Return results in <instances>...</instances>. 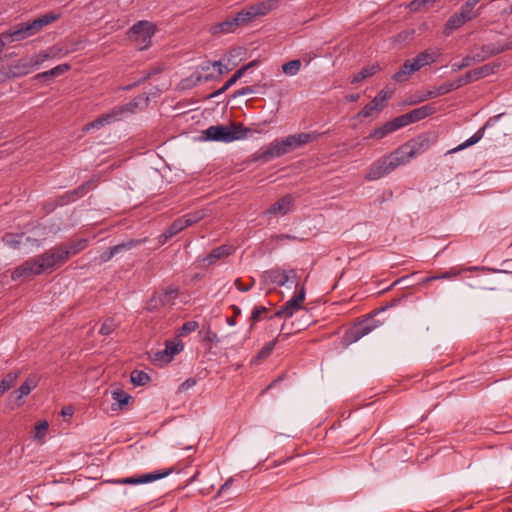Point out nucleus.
I'll return each mask as SVG.
<instances>
[{"mask_svg":"<svg viewBox=\"0 0 512 512\" xmlns=\"http://www.w3.org/2000/svg\"><path fill=\"white\" fill-rule=\"evenodd\" d=\"M257 19L255 12L252 6H247L240 12H238L235 16H233V20L236 27L242 28L245 25L255 21Z\"/></svg>","mask_w":512,"mask_h":512,"instance_id":"obj_22","label":"nucleus"},{"mask_svg":"<svg viewBox=\"0 0 512 512\" xmlns=\"http://www.w3.org/2000/svg\"><path fill=\"white\" fill-rule=\"evenodd\" d=\"M301 68V61L299 59H294L291 61H288L282 65V71L287 76H294L296 75Z\"/></svg>","mask_w":512,"mask_h":512,"instance_id":"obj_42","label":"nucleus"},{"mask_svg":"<svg viewBox=\"0 0 512 512\" xmlns=\"http://www.w3.org/2000/svg\"><path fill=\"white\" fill-rule=\"evenodd\" d=\"M174 471H176V469L174 467H170V468H167V469H163V470H159V471L143 474V475H140V476H132V477H126V478L118 479V480H116L114 482L118 483V484H125V485L145 484V483H149V482H153V481L162 479V478L170 475Z\"/></svg>","mask_w":512,"mask_h":512,"instance_id":"obj_11","label":"nucleus"},{"mask_svg":"<svg viewBox=\"0 0 512 512\" xmlns=\"http://www.w3.org/2000/svg\"><path fill=\"white\" fill-rule=\"evenodd\" d=\"M470 55L472 57V60L474 61V63H480V62H483L487 59H489V56L487 53H485V50L483 48V45L482 46H473L471 49H470Z\"/></svg>","mask_w":512,"mask_h":512,"instance_id":"obj_44","label":"nucleus"},{"mask_svg":"<svg viewBox=\"0 0 512 512\" xmlns=\"http://www.w3.org/2000/svg\"><path fill=\"white\" fill-rule=\"evenodd\" d=\"M460 88V86L457 84V79L453 81L445 82L437 87H434L432 90L427 91L425 95H423L422 98L419 100H414L411 102V104H418L421 102H424L428 99L436 98L438 96L445 95L453 90H456Z\"/></svg>","mask_w":512,"mask_h":512,"instance_id":"obj_15","label":"nucleus"},{"mask_svg":"<svg viewBox=\"0 0 512 512\" xmlns=\"http://www.w3.org/2000/svg\"><path fill=\"white\" fill-rule=\"evenodd\" d=\"M47 272L44 262L40 260V255L26 260L16 267L12 272L11 278L16 281L22 277H31Z\"/></svg>","mask_w":512,"mask_h":512,"instance_id":"obj_6","label":"nucleus"},{"mask_svg":"<svg viewBox=\"0 0 512 512\" xmlns=\"http://www.w3.org/2000/svg\"><path fill=\"white\" fill-rule=\"evenodd\" d=\"M200 335L202 342H210L214 344H218L220 342L218 335L215 332H213L210 328H208L206 332L200 331Z\"/></svg>","mask_w":512,"mask_h":512,"instance_id":"obj_58","label":"nucleus"},{"mask_svg":"<svg viewBox=\"0 0 512 512\" xmlns=\"http://www.w3.org/2000/svg\"><path fill=\"white\" fill-rule=\"evenodd\" d=\"M392 92L388 91L386 89H382L379 91V93L375 96L376 100L379 101V103H382L385 105V102L391 98Z\"/></svg>","mask_w":512,"mask_h":512,"instance_id":"obj_64","label":"nucleus"},{"mask_svg":"<svg viewBox=\"0 0 512 512\" xmlns=\"http://www.w3.org/2000/svg\"><path fill=\"white\" fill-rule=\"evenodd\" d=\"M373 326L369 322H364L350 329L345 334V339L349 342H356L362 337L368 335L372 330Z\"/></svg>","mask_w":512,"mask_h":512,"instance_id":"obj_19","label":"nucleus"},{"mask_svg":"<svg viewBox=\"0 0 512 512\" xmlns=\"http://www.w3.org/2000/svg\"><path fill=\"white\" fill-rule=\"evenodd\" d=\"M266 313H268V308L264 306H255L251 312V316L249 319L251 322L250 329H252L254 327V324L260 321L262 316Z\"/></svg>","mask_w":512,"mask_h":512,"instance_id":"obj_52","label":"nucleus"},{"mask_svg":"<svg viewBox=\"0 0 512 512\" xmlns=\"http://www.w3.org/2000/svg\"><path fill=\"white\" fill-rule=\"evenodd\" d=\"M462 16H464L467 20H472L473 18H475L477 16V11L476 10H472L470 8H466V4H464L462 7H461V10L459 12Z\"/></svg>","mask_w":512,"mask_h":512,"instance_id":"obj_63","label":"nucleus"},{"mask_svg":"<svg viewBox=\"0 0 512 512\" xmlns=\"http://www.w3.org/2000/svg\"><path fill=\"white\" fill-rule=\"evenodd\" d=\"M139 102L135 98L134 100L130 101L127 104L117 106L118 108H121V114L122 116L128 114V113H134L136 108L138 107Z\"/></svg>","mask_w":512,"mask_h":512,"instance_id":"obj_61","label":"nucleus"},{"mask_svg":"<svg viewBox=\"0 0 512 512\" xmlns=\"http://www.w3.org/2000/svg\"><path fill=\"white\" fill-rule=\"evenodd\" d=\"M38 385V379L36 376L28 377L22 385L14 391L16 394V400L20 401L24 397L28 396L32 389H34Z\"/></svg>","mask_w":512,"mask_h":512,"instance_id":"obj_26","label":"nucleus"},{"mask_svg":"<svg viewBox=\"0 0 512 512\" xmlns=\"http://www.w3.org/2000/svg\"><path fill=\"white\" fill-rule=\"evenodd\" d=\"M130 380L135 386H144L151 380L148 373L142 370H133L130 374Z\"/></svg>","mask_w":512,"mask_h":512,"instance_id":"obj_39","label":"nucleus"},{"mask_svg":"<svg viewBox=\"0 0 512 512\" xmlns=\"http://www.w3.org/2000/svg\"><path fill=\"white\" fill-rule=\"evenodd\" d=\"M97 186V178L93 177L89 179L88 181L81 184L79 187H77L75 192H77L78 197H83L85 194H87L90 190H93Z\"/></svg>","mask_w":512,"mask_h":512,"instance_id":"obj_48","label":"nucleus"},{"mask_svg":"<svg viewBox=\"0 0 512 512\" xmlns=\"http://www.w3.org/2000/svg\"><path fill=\"white\" fill-rule=\"evenodd\" d=\"M289 281L295 283V288L299 287V277L294 269L282 270L280 268H274L264 271L261 275V283L264 286L277 285L284 286Z\"/></svg>","mask_w":512,"mask_h":512,"instance_id":"obj_5","label":"nucleus"},{"mask_svg":"<svg viewBox=\"0 0 512 512\" xmlns=\"http://www.w3.org/2000/svg\"><path fill=\"white\" fill-rule=\"evenodd\" d=\"M40 260L44 262L47 271H53L67 261V253L61 245H57L40 254Z\"/></svg>","mask_w":512,"mask_h":512,"instance_id":"obj_10","label":"nucleus"},{"mask_svg":"<svg viewBox=\"0 0 512 512\" xmlns=\"http://www.w3.org/2000/svg\"><path fill=\"white\" fill-rule=\"evenodd\" d=\"M63 251L67 253V260L78 254L79 252L83 251L88 246V240L87 239H78L75 241H71L67 244H60Z\"/></svg>","mask_w":512,"mask_h":512,"instance_id":"obj_24","label":"nucleus"},{"mask_svg":"<svg viewBox=\"0 0 512 512\" xmlns=\"http://www.w3.org/2000/svg\"><path fill=\"white\" fill-rule=\"evenodd\" d=\"M468 20L462 16L459 12L453 14L447 21L446 27L451 30L461 28Z\"/></svg>","mask_w":512,"mask_h":512,"instance_id":"obj_43","label":"nucleus"},{"mask_svg":"<svg viewBox=\"0 0 512 512\" xmlns=\"http://www.w3.org/2000/svg\"><path fill=\"white\" fill-rule=\"evenodd\" d=\"M117 328V324L115 323L113 318H107L101 325L100 334L104 336L110 335Z\"/></svg>","mask_w":512,"mask_h":512,"instance_id":"obj_55","label":"nucleus"},{"mask_svg":"<svg viewBox=\"0 0 512 512\" xmlns=\"http://www.w3.org/2000/svg\"><path fill=\"white\" fill-rule=\"evenodd\" d=\"M475 64L472 60L470 53H468L459 63H453L451 68L453 72L461 71L471 65Z\"/></svg>","mask_w":512,"mask_h":512,"instance_id":"obj_56","label":"nucleus"},{"mask_svg":"<svg viewBox=\"0 0 512 512\" xmlns=\"http://www.w3.org/2000/svg\"><path fill=\"white\" fill-rule=\"evenodd\" d=\"M384 104L379 103V101L376 100L374 97L362 110H360L355 118H368L373 116L374 112H381L384 108Z\"/></svg>","mask_w":512,"mask_h":512,"instance_id":"obj_29","label":"nucleus"},{"mask_svg":"<svg viewBox=\"0 0 512 512\" xmlns=\"http://www.w3.org/2000/svg\"><path fill=\"white\" fill-rule=\"evenodd\" d=\"M242 76L240 75V72L236 71L233 76L226 81V83L218 90L210 94L207 98L211 99L214 97H217L221 94H223L225 91H227L231 86H233Z\"/></svg>","mask_w":512,"mask_h":512,"instance_id":"obj_40","label":"nucleus"},{"mask_svg":"<svg viewBox=\"0 0 512 512\" xmlns=\"http://www.w3.org/2000/svg\"><path fill=\"white\" fill-rule=\"evenodd\" d=\"M231 309L233 311V315L231 317L226 318V323L229 326H235L236 325V318L241 314V309L237 305H232Z\"/></svg>","mask_w":512,"mask_h":512,"instance_id":"obj_62","label":"nucleus"},{"mask_svg":"<svg viewBox=\"0 0 512 512\" xmlns=\"http://www.w3.org/2000/svg\"><path fill=\"white\" fill-rule=\"evenodd\" d=\"M257 18L267 15L278 6L277 0H264L251 5Z\"/></svg>","mask_w":512,"mask_h":512,"instance_id":"obj_27","label":"nucleus"},{"mask_svg":"<svg viewBox=\"0 0 512 512\" xmlns=\"http://www.w3.org/2000/svg\"><path fill=\"white\" fill-rule=\"evenodd\" d=\"M68 70H70L69 64H60L50 70L37 74L35 78L43 82H49L55 77L64 74Z\"/></svg>","mask_w":512,"mask_h":512,"instance_id":"obj_23","label":"nucleus"},{"mask_svg":"<svg viewBox=\"0 0 512 512\" xmlns=\"http://www.w3.org/2000/svg\"><path fill=\"white\" fill-rule=\"evenodd\" d=\"M28 73V70L25 66H12L8 69V71L4 74L5 78H11V77H20L22 75H25Z\"/></svg>","mask_w":512,"mask_h":512,"instance_id":"obj_57","label":"nucleus"},{"mask_svg":"<svg viewBox=\"0 0 512 512\" xmlns=\"http://www.w3.org/2000/svg\"><path fill=\"white\" fill-rule=\"evenodd\" d=\"M293 205V198L291 195L287 194L280 198L278 201L273 203L269 209L267 210V213L269 214H282L285 215L289 212L291 206Z\"/></svg>","mask_w":512,"mask_h":512,"instance_id":"obj_20","label":"nucleus"},{"mask_svg":"<svg viewBox=\"0 0 512 512\" xmlns=\"http://www.w3.org/2000/svg\"><path fill=\"white\" fill-rule=\"evenodd\" d=\"M483 48L485 53L488 54L489 58L505 51L512 50V36L505 41H497L494 43L484 44Z\"/></svg>","mask_w":512,"mask_h":512,"instance_id":"obj_18","label":"nucleus"},{"mask_svg":"<svg viewBox=\"0 0 512 512\" xmlns=\"http://www.w3.org/2000/svg\"><path fill=\"white\" fill-rule=\"evenodd\" d=\"M320 136L321 134L317 132L299 133L292 135V140L294 141L296 148H298L309 142L317 140Z\"/></svg>","mask_w":512,"mask_h":512,"instance_id":"obj_34","label":"nucleus"},{"mask_svg":"<svg viewBox=\"0 0 512 512\" xmlns=\"http://www.w3.org/2000/svg\"><path fill=\"white\" fill-rule=\"evenodd\" d=\"M429 138L426 135H420L401 147H406V153H401L405 162H408L416 154L425 151L429 147Z\"/></svg>","mask_w":512,"mask_h":512,"instance_id":"obj_13","label":"nucleus"},{"mask_svg":"<svg viewBox=\"0 0 512 512\" xmlns=\"http://www.w3.org/2000/svg\"><path fill=\"white\" fill-rule=\"evenodd\" d=\"M145 240L146 239H129L127 241L112 246L115 256L137 247L138 245L145 242Z\"/></svg>","mask_w":512,"mask_h":512,"instance_id":"obj_36","label":"nucleus"},{"mask_svg":"<svg viewBox=\"0 0 512 512\" xmlns=\"http://www.w3.org/2000/svg\"><path fill=\"white\" fill-rule=\"evenodd\" d=\"M183 348H184V344L181 341L174 342V341L168 340V341H166V344H165V350L167 351V355L171 361H172L174 355L181 352L183 350Z\"/></svg>","mask_w":512,"mask_h":512,"instance_id":"obj_45","label":"nucleus"},{"mask_svg":"<svg viewBox=\"0 0 512 512\" xmlns=\"http://www.w3.org/2000/svg\"><path fill=\"white\" fill-rule=\"evenodd\" d=\"M150 359L153 363H169V362H171L170 358L167 355V351L165 349L155 352L152 356H150Z\"/></svg>","mask_w":512,"mask_h":512,"instance_id":"obj_59","label":"nucleus"},{"mask_svg":"<svg viewBox=\"0 0 512 512\" xmlns=\"http://www.w3.org/2000/svg\"><path fill=\"white\" fill-rule=\"evenodd\" d=\"M189 226L190 225L188 224L185 216L179 217L171 223V225L167 228L161 237H164V239L167 240L168 238H171Z\"/></svg>","mask_w":512,"mask_h":512,"instance_id":"obj_25","label":"nucleus"},{"mask_svg":"<svg viewBox=\"0 0 512 512\" xmlns=\"http://www.w3.org/2000/svg\"><path fill=\"white\" fill-rule=\"evenodd\" d=\"M400 128H401V125L398 122V118L396 117V118L386 122L382 126L375 128L373 131H371V133L369 134V136L367 138L380 140V139L386 137L388 134H390Z\"/></svg>","mask_w":512,"mask_h":512,"instance_id":"obj_16","label":"nucleus"},{"mask_svg":"<svg viewBox=\"0 0 512 512\" xmlns=\"http://www.w3.org/2000/svg\"><path fill=\"white\" fill-rule=\"evenodd\" d=\"M250 129L244 127L242 123L232 122L230 126L215 125L207 128L205 133V139L208 141H217L229 143L235 140L244 139Z\"/></svg>","mask_w":512,"mask_h":512,"instance_id":"obj_1","label":"nucleus"},{"mask_svg":"<svg viewBox=\"0 0 512 512\" xmlns=\"http://www.w3.org/2000/svg\"><path fill=\"white\" fill-rule=\"evenodd\" d=\"M306 290L304 285H302L297 292L294 294V296L289 299L284 305L280 307L279 310H277L273 316H270L269 319H272L274 317L279 318H290L293 316V314L302 308V303L305 300Z\"/></svg>","mask_w":512,"mask_h":512,"instance_id":"obj_9","label":"nucleus"},{"mask_svg":"<svg viewBox=\"0 0 512 512\" xmlns=\"http://www.w3.org/2000/svg\"><path fill=\"white\" fill-rule=\"evenodd\" d=\"M198 327H199V324L197 321H187L178 329L177 336L184 337V336L188 335L189 333L197 330Z\"/></svg>","mask_w":512,"mask_h":512,"instance_id":"obj_53","label":"nucleus"},{"mask_svg":"<svg viewBox=\"0 0 512 512\" xmlns=\"http://www.w3.org/2000/svg\"><path fill=\"white\" fill-rule=\"evenodd\" d=\"M436 113V107L434 104H427L424 106H421L419 108H416L406 114H403L401 116H398V122L402 127H405L411 123L418 122L430 115H433Z\"/></svg>","mask_w":512,"mask_h":512,"instance_id":"obj_12","label":"nucleus"},{"mask_svg":"<svg viewBox=\"0 0 512 512\" xmlns=\"http://www.w3.org/2000/svg\"><path fill=\"white\" fill-rule=\"evenodd\" d=\"M266 86H267L266 84L261 85V87H263V88H265ZM256 87H260V85L245 86V87L235 91L233 93L232 97L233 98H237V97H240V96H244V95L255 93L256 92Z\"/></svg>","mask_w":512,"mask_h":512,"instance_id":"obj_60","label":"nucleus"},{"mask_svg":"<svg viewBox=\"0 0 512 512\" xmlns=\"http://www.w3.org/2000/svg\"><path fill=\"white\" fill-rule=\"evenodd\" d=\"M501 116H502V114L490 117L487 120V122L484 124V126L481 127L473 136H471L469 139H467L465 142L458 145L457 147L449 150L448 153L452 154V153L459 152V151L464 150V149L476 144L477 142H479L482 139V137L484 136V132H485L486 128L493 126Z\"/></svg>","mask_w":512,"mask_h":512,"instance_id":"obj_14","label":"nucleus"},{"mask_svg":"<svg viewBox=\"0 0 512 512\" xmlns=\"http://www.w3.org/2000/svg\"><path fill=\"white\" fill-rule=\"evenodd\" d=\"M247 50L244 47H235L231 49L228 53V61L232 62L234 65L237 64L238 61H241L246 56Z\"/></svg>","mask_w":512,"mask_h":512,"instance_id":"obj_46","label":"nucleus"},{"mask_svg":"<svg viewBox=\"0 0 512 512\" xmlns=\"http://www.w3.org/2000/svg\"><path fill=\"white\" fill-rule=\"evenodd\" d=\"M59 17L60 15L58 13L49 12L34 20L18 23L5 32H31L32 30H40L46 25L56 21Z\"/></svg>","mask_w":512,"mask_h":512,"instance_id":"obj_8","label":"nucleus"},{"mask_svg":"<svg viewBox=\"0 0 512 512\" xmlns=\"http://www.w3.org/2000/svg\"><path fill=\"white\" fill-rule=\"evenodd\" d=\"M414 69V65L410 59L406 60L404 64L400 67L399 71H397L393 76V80L396 82H404L408 80V77L416 72Z\"/></svg>","mask_w":512,"mask_h":512,"instance_id":"obj_31","label":"nucleus"},{"mask_svg":"<svg viewBox=\"0 0 512 512\" xmlns=\"http://www.w3.org/2000/svg\"><path fill=\"white\" fill-rule=\"evenodd\" d=\"M380 69L381 68H380L379 64H377V63L370 65V66H365L357 74L353 75V77L350 80V83L357 84V83L365 80L366 78H369V77L375 75L377 72L380 71Z\"/></svg>","mask_w":512,"mask_h":512,"instance_id":"obj_28","label":"nucleus"},{"mask_svg":"<svg viewBox=\"0 0 512 512\" xmlns=\"http://www.w3.org/2000/svg\"><path fill=\"white\" fill-rule=\"evenodd\" d=\"M17 379V374L9 373L7 374L0 382V397L8 391L11 387H13L15 381Z\"/></svg>","mask_w":512,"mask_h":512,"instance_id":"obj_50","label":"nucleus"},{"mask_svg":"<svg viewBox=\"0 0 512 512\" xmlns=\"http://www.w3.org/2000/svg\"><path fill=\"white\" fill-rule=\"evenodd\" d=\"M101 118L103 119L105 124H111L115 121L121 120L123 118L121 114V108L115 106L109 112L102 114Z\"/></svg>","mask_w":512,"mask_h":512,"instance_id":"obj_47","label":"nucleus"},{"mask_svg":"<svg viewBox=\"0 0 512 512\" xmlns=\"http://www.w3.org/2000/svg\"><path fill=\"white\" fill-rule=\"evenodd\" d=\"M184 216L187 219L188 224L191 226L193 224L198 223L202 219H204L207 216V210L206 209L196 210L194 212L185 214Z\"/></svg>","mask_w":512,"mask_h":512,"instance_id":"obj_51","label":"nucleus"},{"mask_svg":"<svg viewBox=\"0 0 512 512\" xmlns=\"http://www.w3.org/2000/svg\"><path fill=\"white\" fill-rule=\"evenodd\" d=\"M406 147H399L388 156L380 158L369 169L366 178L368 180H377L394 171L398 166L406 163L401 153H406Z\"/></svg>","mask_w":512,"mask_h":512,"instance_id":"obj_2","label":"nucleus"},{"mask_svg":"<svg viewBox=\"0 0 512 512\" xmlns=\"http://www.w3.org/2000/svg\"><path fill=\"white\" fill-rule=\"evenodd\" d=\"M112 398L115 403L112 405V410H116L114 407L117 405L118 409H124L125 406L129 404V402L133 399L131 395L123 391L122 389H115L112 391Z\"/></svg>","mask_w":512,"mask_h":512,"instance_id":"obj_30","label":"nucleus"},{"mask_svg":"<svg viewBox=\"0 0 512 512\" xmlns=\"http://www.w3.org/2000/svg\"><path fill=\"white\" fill-rule=\"evenodd\" d=\"M131 41L135 43L138 50H145L151 45L153 34H129Z\"/></svg>","mask_w":512,"mask_h":512,"instance_id":"obj_38","label":"nucleus"},{"mask_svg":"<svg viewBox=\"0 0 512 512\" xmlns=\"http://www.w3.org/2000/svg\"><path fill=\"white\" fill-rule=\"evenodd\" d=\"M215 79L214 74H202L200 71L196 70L189 77L183 79L181 81V85L183 89H191L195 87L202 80L205 82H209Z\"/></svg>","mask_w":512,"mask_h":512,"instance_id":"obj_21","label":"nucleus"},{"mask_svg":"<svg viewBox=\"0 0 512 512\" xmlns=\"http://www.w3.org/2000/svg\"><path fill=\"white\" fill-rule=\"evenodd\" d=\"M155 29L156 27L152 22L141 20L130 27L128 32H155Z\"/></svg>","mask_w":512,"mask_h":512,"instance_id":"obj_41","label":"nucleus"},{"mask_svg":"<svg viewBox=\"0 0 512 512\" xmlns=\"http://www.w3.org/2000/svg\"><path fill=\"white\" fill-rule=\"evenodd\" d=\"M438 0H412L407 8L411 12H422L426 11L434 6Z\"/></svg>","mask_w":512,"mask_h":512,"instance_id":"obj_37","label":"nucleus"},{"mask_svg":"<svg viewBox=\"0 0 512 512\" xmlns=\"http://www.w3.org/2000/svg\"><path fill=\"white\" fill-rule=\"evenodd\" d=\"M277 343V338H275L274 340L272 341H269L267 342L262 348L261 350L258 352V354L256 355L255 357V361H261V360H264L266 359L267 357L270 356V354L272 353L275 345Z\"/></svg>","mask_w":512,"mask_h":512,"instance_id":"obj_49","label":"nucleus"},{"mask_svg":"<svg viewBox=\"0 0 512 512\" xmlns=\"http://www.w3.org/2000/svg\"><path fill=\"white\" fill-rule=\"evenodd\" d=\"M233 252V247L230 245H221L214 248L209 254L203 258V263L207 266L214 264L216 261L228 257Z\"/></svg>","mask_w":512,"mask_h":512,"instance_id":"obj_17","label":"nucleus"},{"mask_svg":"<svg viewBox=\"0 0 512 512\" xmlns=\"http://www.w3.org/2000/svg\"><path fill=\"white\" fill-rule=\"evenodd\" d=\"M232 20H233V16H229L224 21L216 23L212 27L211 32H225V31L231 29L232 27L235 26V23Z\"/></svg>","mask_w":512,"mask_h":512,"instance_id":"obj_54","label":"nucleus"},{"mask_svg":"<svg viewBox=\"0 0 512 512\" xmlns=\"http://www.w3.org/2000/svg\"><path fill=\"white\" fill-rule=\"evenodd\" d=\"M78 198L79 197L77 195V192H75L74 189L67 191L66 193L59 195L54 199L53 204H51V209H55L58 206L67 205L71 202L76 201Z\"/></svg>","mask_w":512,"mask_h":512,"instance_id":"obj_33","label":"nucleus"},{"mask_svg":"<svg viewBox=\"0 0 512 512\" xmlns=\"http://www.w3.org/2000/svg\"><path fill=\"white\" fill-rule=\"evenodd\" d=\"M295 149L296 145L292 140V135H289L288 137L281 140L276 139L273 142H271L268 146H265L258 150L254 155V159L257 161L268 162L273 158L283 156L287 153L292 152Z\"/></svg>","mask_w":512,"mask_h":512,"instance_id":"obj_3","label":"nucleus"},{"mask_svg":"<svg viewBox=\"0 0 512 512\" xmlns=\"http://www.w3.org/2000/svg\"><path fill=\"white\" fill-rule=\"evenodd\" d=\"M501 63L492 62L482 65L481 67L472 69L465 74L461 75L457 78V84L462 87L464 85L470 84L474 81L480 80L484 77L492 75L498 71Z\"/></svg>","mask_w":512,"mask_h":512,"instance_id":"obj_7","label":"nucleus"},{"mask_svg":"<svg viewBox=\"0 0 512 512\" xmlns=\"http://www.w3.org/2000/svg\"><path fill=\"white\" fill-rule=\"evenodd\" d=\"M414 65V69L417 71L420 70L422 67L429 65L430 63H433L435 61L434 54L429 53L428 51H424L419 53L416 57L413 59H410Z\"/></svg>","mask_w":512,"mask_h":512,"instance_id":"obj_32","label":"nucleus"},{"mask_svg":"<svg viewBox=\"0 0 512 512\" xmlns=\"http://www.w3.org/2000/svg\"><path fill=\"white\" fill-rule=\"evenodd\" d=\"M86 39L68 40L64 46H54L49 51L43 50L31 58L32 65H40L49 58L61 57L69 53L84 49Z\"/></svg>","mask_w":512,"mask_h":512,"instance_id":"obj_4","label":"nucleus"},{"mask_svg":"<svg viewBox=\"0 0 512 512\" xmlns=\"http://www.w3.org/2000/svg\"><path fill=\"white\" fill-rule=\"evenodd\" d=\"M24 233H11L7 232L2 236V242L12 248L19 249L21 245V239L24 237Z\"/></svg>","mask_w":512,"mask_h":512,"instance_id":"obj_35","label":"nucleus"}]
</instances>
